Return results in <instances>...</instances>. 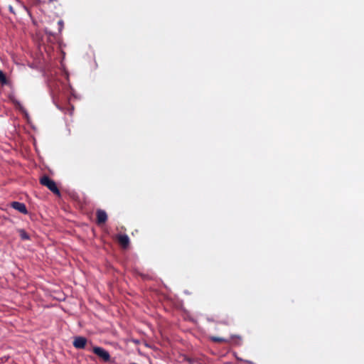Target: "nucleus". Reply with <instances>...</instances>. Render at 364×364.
<instances>
[{"instance_id":"nucleus-1","label":"nucleus","mask_w":364,"mask_h":364,"mask_svg":"<svg viewBox=\"0 0 364 364\" xmlns=\"http://www.w3.org/2000/svg\"><path fill=\"white\" fill-rule=\"evenodd\" d=\"M40 183L47 187L51 192L57 196L60 195V192L55 183L49 176L45 175L40 178Z\"/></svg>"},{"instance_id":"nucleus-2","label":"nucleus","mask_w":364,"mask_h":364,"mask_svg":"<svg viewBox=\"0 0 364 364\" xmlns=\"http://www.w3.org/2000/svg\"><path fill=\"white\" fill-rule=\"evenodd\" d=\"M93 353L100 357L103 361L108 362L110 360L109 353L101 347H94L92 350Z\"/></svg>"},{"instance_id":"nucleus-3","label":"nucleus","mask_w":364,"mask_h":364,"mask_svg":"<svg viewBox=\"0 0 364 364\" xmlns=\"http://www.w3.org/2000/svg\"><path fill=\"white\" fill-rule=\"evenodd\" d=\"M97 220L98 225H102L107 220V214L104 210L99 209L96 212Z\"/></svg>"},{"instance_id":"nucleus-4","label":"nucleus","mask_w":364,"mask_h":364,"mask_svg":"<svg viewBox=\"0 0 364 364\" xmlns=\"http://www.w3.org/2000/svg\"><path fill=\"white\" fill-rule=\"evenodd\" d=\"M87 343V339L85 337H75L73 341V346L77 349H84Z\"/></svg>"},{"instance_id":"nucleus-5","label":"nucleus","mask_w":364,"mask_h":364,"mask_svg":"<svg viewBox=\"0 0 364 364\" xmlns=\"http://www.w3.org/2000/svg\"><path fill=\"white\" fill-rule=\"evenodd\" d=\"M11 206L18 210V212L21 213H23V214H27L28 213V210H27V208H26V206L24 203H20V202H18V201H14L11 203Z\"/></svg>"},{"instance_id":"nucleus-6","label":"nucleus","mask_w":364,"mask_h":364,"mask_svg":"<svg viewBox=\"0 0 364 364\" xmlns=\"http://www.w3.org/2000/svg\"><path fill=\"white\" fill-rule=\"evenodd\" d=\"M117 240L124 248H127L129 246V238L127 235H119Z\"/></svg>"},{"instance_id":"nucleus-7","label":"nucleus","mask_w":364,"mask_h":364,"mask_svg":"<svg viewBox=\"0 0 364 364\" xmlns=\"http://www.w3.org/2000/svg\"><path fill=\"white\" fill-rule=\"evenodd\" d=\"M18 232L22 240H28L30 239L28 234L23 229H19Z\"/></svg>"},{"instance_id":"nucleus-8","label":"nucleus","mask_w":364,"mask_h":364,"mask_svg":"<svg viewBox=\"0 0 364 364\" xmlns=\"http://www.w3.org/2000/svg\"><path fill=\"white\" fill-rule=\"evenodd\" d=\"M210 340L215 343H224L226 341V340L224 338L217 336H212L210 338Z\"/></svg>"},{"instance_id":"nucleus-9","label":"nucleus","mask_w":364,"mask_h":364,"mask_svg":"<svg viewBox=\"0 0 364 364\" xmlns=\"http://www.w3.org/2000/svg\"><path fill=\"white\" fill-rule=\"evenodd\" d=\"M216 323L228 326L230 323V318H228V316H227L225 319L216 321Z\"/></svg>"},{"instance_id":"nucleus-10","label":"nucleus","mask_w":364,"mask_h":364,"mask_svg":"<svg viewBox=\"0 0 364 364\" xmlns=\"http://www.w3.org/2000/svg\"><path fill=\"white\" fill-rule=\"evenodd\" d=\"M0 82L2 83H6V76L1 70H0Z\"/></svg>"},{"instance_id":"nucleus-11","label":"nucleus","mask_w":364,"mask_h":364,"mask_svg":"<svg viewBox=\"0 0 364 364\" xmlns=\"http://www.w3.org/2000/svg\"><path fill=\"white\" fill-rule=\"evenodd\" d=\"M58 23L59 25V31L60 32L63 28V21L62 20H60L58 21Z\"/></svg>"},{"instance_id":"nucleus-12","label":"nucleus","mask_w":364,"mask_h":364,"mask_svg":"<svg viewBox=\"0 0 364 364\" xmlns=\"http://www.w3.org/2000/svg\"><path fill=\"white\" fill-rule=\"evenodd\" d=\"M9 11L11 12V13H14V10H13V7L11 6H9Z\"/></svg>"},{"instance_id":"nucleus-13","label":"nucleus","mask_w":364,"mask_h":364,"mask_svg":"<svg viewBox=\"0 0 364 364\" xmlns=\"http://www.w3.org/2000/svg\"><path fill=\"white\" fill-rule=\"evenodd\" d=\"M57 0H49L50 2L56 1Z\"/></svg>"}]
</instances>
